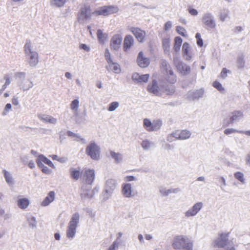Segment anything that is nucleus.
Returning <instances> with one entry per match:
<instances>
[{"label": "nucleus", "instance_id": "f257e3e1", "mask_svg": "<svg viewBox=\"0 0 250 250\" xmlns=\"http://www.w3.org/2000/svg\"><path fill=\"white\" fill-rule=\"evenodd\" d=\"M14 77L16 80L17 86L22 91L29 90L34 85L32 79L28 77L27 74L24 72H15Z\"/></svg>", "mask_w": 250, "mask_h": 250}, {"label": "nucleus", "instance_id": "f03ea898", "mask_svg": "<svg viewBox=\"0 0 250 250\" xmlns=\"http://www.w3.org/2000/svg\"><path fill=\"white\" fill-rule=\"evenodd\" d=\"M229 233H221L214 240V247L224 248L227 250H234V244L232 240L229 239Z\"/></svg>", "mask_w": 250, "mask_h": 250}, {"label": "nucleus", "instance_id": "7ed1b4c3", "mask_svg": "<svg viewBox=\"0 0 250 250\" xmlns=\"http://www.w3.org/2000/svg\"><path fill=\"white\" fill-rule=\"evenodd\" d=\"M172 246L174 249L193 250V244L191 240L187 236L183 235L175 237Z\"/></svg>", "mask_w": 250, "mask_h": 250}, {"label": "nucleus", "instance_id": "20e7f679", "mask_svg": "<svg viewBox=\"0 0 250 250\" xmlns=\"http://www.w3.org/2000/svg\"><path fill=\"white\" fill-rule=\"evenodd\" d=\"M80 215L76 212L73 213L68 223L66 229V236L70 239H72L76 233V229L78 227L80 223Z\"/></svg>", "mask_w": 250, "mask_h": 250}, {"label": "nucleus", "instance_id": "39448f33", "mask_svg": "<svg viewBox=\"0 0 250 250\" xmlns=\"http://www.w3.org/2000/svg\"><path fill=\"white\" fill-rule=\"evenodd\" d=\"M24 52L29 64L35 67L39 62L38 53L33 49L30 41H27L24 45Z\"/></svg>", "mask_w": 250, "mask_h": 250}, {"label": "nucleus", "instance_id": "423d86ee", "mask_svg": "<svg viewBox=\"0 0 250 250\" xmlns=\"http://www.w3.org/2000/svg\"><path fill=\"white\" fill-rule=\"evenodd\" d=\"M117 185V181L114 179H108L105 182L104 189L103 191V200H107L112 195Z\"/></svg>", "mask_w": 250, "mask_h": 250}, {"label": "nucleus", "instance_id": "0eeeda50", "mask_svg": "<svg viewBox=\"0 0 250 250\" xmlns=\"http://www.w3.org/2000/svg\"><path fill=\"white\" fill-rule=\"evenodd\" d=\"M85 153L93 160H98L100 158V147L95 142H91L86 146Z\"/></svg>", "mask_w": 250, "mask_h": 250}, {"label": "nucleus", "instance_id": "6e6552de", "mask_svg": "<svg viewBox=\"0 0 250 250\" xmlns=\"http://www.w3.org/2000/svg\"><path fill=\"white\" fill-rule=\"evenodd\" d=\"M201 21L205 28L213 29L216 27L215 18L211 12L205 13L202 17Z\"/></svg>", "mask_w": 250, "mask_h": 250}, {"label": "nucleus", "instance_id": "1a4fd4ad", "mask_svg": "<svg viewBox=\"0 0 250 250\" xmlns=\"http://www.w3.org/2000/svg\"><path fill=\"white\" fill-rule=\"evenodd\" d=\"M92 12L89 6L82 7L77 15V20L80 23L84 24L91 17Z\"/></svg>", "mask_w": 250, "mask_h": 250}, {"label": "nucleus", "instance_id": "9d476101", "mask_svg": "<svg viewBox=\"0 0 250 250\" xmlns=\"http://www.w3.org/2000/svg\"><path fill=\"white\" fill-rule=\"evenodd\" d=\"M161 66L164 74L168 76L167 81L170 83H174L176 81V77L173 73L168 63L166 61H161Z\"/></svg>", "mask_w": 250, "mask_h": 250}, {"label": "nucleus", "instance_id": "9b49d317", "mask_svg": "<svg viewBox=\"0 0 250 250\" xmlns=\"http://www.w3.org/2000/svg\"><path fill=\"white\" fill-rule=\"evenodd\" d=\"M99 188L97 187L92 189L91 186L83 185L81 188V196L83 199H89L92 198L95 193L99 191Z\"/></svg>", "mask_w": 250, "mask_h": 250}, {"label": "nucleus", "instance_id": "f8f14e48", "mask_svg": "<svg viewBox=\"0 0 250 250\" xmlns=\"http://www.w3.org/2000/svg\"><path fill=\"white\" fill-rule=\"evenodd\" d=\"M204 204L202 202H198L194 204L191 208L187 210L184 214L187 218L195 216L202 209Z\"/></svg>", "mask_w": 250, "mask_h": 250}, {"label": "nucleus", "instance_id": "ddd939ff", "mask_svg": "<svg viewBox=\"0 0 250 250\" xmlns=\"http://www.w3.org/2000/svg\"><path fill=\"white\" fill-rule=\"evenodd\" d=\"M118 11V8L117 7L110 6H103L100 8L99 9L93 12V14L96 15H104L107 16L110 14L117 13Z\"/></svg>", "mask_w": 250, "mask_h": 250}, {"label": "nucleus", "instance_id": "4468645a", "mask_svg": "<svg viewBox=\"0 0 250 250\" xmlns=\"http://www.w3.org/2000/svg\"><path fill=\"white\" fill-rule=\"evenodd\" d=\"M163 86H159L155 80H153L147 86V90L156 96L163 95Z\"/></svg>", "mask_w": 250, "mask_h": 250}, {"label": "nucleus", "instance_id": "2eb2a0df", "mask_svg": "<svg viewBox=\"0 0 250 250\" xmlns=\"http://www.w3.org/2000/svg\"><path fill=\"white\" fill-rule=\"evenodd\" d=\"M95 177V171L93 169H85L83 174L84 183L83 185L91 186Z\"/></svg>", "mask_w": 250, "mask_h": 250}, {"label": "nucleus", "instance_id": "dca6fc26", "mask_svg": "<svg viewBox=\"0 0 250 250\" xmlns=\"http://www.w3.org/2000/svg\"><path fill=\"white\" fill-rule=\"evenodd\" d=\"M175 65L177 71L184 75H186L190 72V67L182 62H175Z\"/></svg>", "mask_w": 250, "mask_h": 250}, {"label": "nucleus", "instance_id": "f3484780", "mask_svg": "<svg viewBox=\"0 0 250 250\" xmlns=\"http://www.w3.org/2000/svg\"><path fill=\"white\" fill-rule=\"evenodd\" d=\"M122 193L126 198H130L133 196V189L131 184L127 183L122 184Z\"/></svg>", "mask_w": 250, "mask_h": 250}, {"label": "nucleus", "instance_id": "a211bd4d", "mask_svg": "<svg viewBox=\"0 0 250 250\" xmlns=\"http://www.w3.org/2000/svg\"><path fill=\"white\" fill-rule=\"evenodd\" d=\"M243 112L241 110H234L230 113L229 115L230 124H232L236 122H239L244 118Z\"/></svg>", "mask_w": 250, "mask_h": 250}, {"label": "nucleus", "instance_id": "6ab92c4d", "mask_svg": "<svg viewBox=\"0 0 250 250\" xmlns=\"http://www.w3.org/2000/svg\"><path fill=\"white\" fill-rule=\"evenodd\" d=\"M122 37L120 35H114L111 39L110 46L112 49L117 51L121 46Z\"/></svg>", "mask_w": 250, "mask_h": 250}, {"label": "nucleus", "instance_id": "aec40b11", "mask_svg": "<svg viewBox=\"0 0 250 250\" xmlns=\"http://www.w3.org/2000/svg\"><path fill=\"white\" fill-rule=\"evenodd\" d=\"M204 93V90L203 89H200L195 91H189L187 96V98L189 100H196L202 97Z\"/></svg>", "mask_w": 250, "mask_h": 250}, {"label": "nucleus", "instance_id": "412c9836", "mask_svg": "<svg viewBox=\"0 0 250 250\" xmlns=\"http://www.w3.org/2000/svg\"><path fill=\"white\" fill-rule=\"evenodd\" d=\"M130 31L135 36L137 40L139 42H143L146 36V32L141 29L136 27H131Z\"/></svg>", "mask_w": 250, "mask_h": 250}, {"label": "nucleus", "instance_id": "4be33fe9", "mask_svg": "<svg viewBox=\"0 0 250 250\" xmlns=\"http://www.w3.org/2000/svg\"><path fill=\"white\" fill-rule=\"evenodd\" d=\"M149 75L148 74L140 75L137 73L133 74L132 79L136 83H146L148 80Z\"/></svg>", "mask_w": 250, "mask_h": 250}, {"label": "nucleus", "instance_id": "5701e85b", "mask_svg": "<svg viewBox=\"0 0 250 250\" xmlns=\"http://www.w3.org/2000/svg\"><path fill=\"white\" fill-rule=\"evenodd\" d=\"M137 62L139 66L142 68L147 67L150 63L149 59L144 56L143 53L142 51L138 54Z\"/></svg>", "mask_w": 250, "mask_h": 250}, {"label": "nucleus", "instance_id": "b1692460", "mask_svg": "<svg viewBox=\"0 0 250 250\" xmlns=\"http://www.w3.org/2000/svg\"><path fill=\"white\" fill-rule=\"evenodd\" d=\"M30 201L28 198H23L22 196H18L17 206L23 210L26 209L30 204Z\"/></svg>", "mask_w": 250, "mask_h": 250}, {"label": "nucleus", "instance_id": "393cba45", "mask_svg": "<svg viewBox=\"0 0 250 250\" xmlns=\"http://www.w3.org/2000/svg\"><path fill=\"white\" fill-rule=\"evenodd\" d=\"M2 173L3 175L6 183L9 186H13L15 183V181L12 173L5 169H3L2 170Z\"/></svg>", "mask_w": 250, "mask_h": 250}, {"label": "nucleus", "instance_id": "a878e982", "mask_svg": "<svg viewBox=\"0 0 250 250\" xmlns=\"http://www.w3.org/2000/svg\"><path fill=\"white\" fill-rule=\"evenodd\" d=\"M108 65L106 66V69L108 71H112L117 74H119L121 72V67L118 63L114 62L112 61L111 62H108Z\"/></svg>", "mask_w": 250, "mask_h": 250}, {"label": "nucleus", "instance_id": "bb28decb", "mask_svg": "<svg viewBox=\"0 0 250 250\" xmlns=\"http://www.w3.org/2000/svg\"><path fill=\"white\" fill-rule=\"evenodd\" d=\"M55 198V193L54 191H50L47 196L44 198L43 201L41 203V206L46 207L48 206L52 202Z\"/></svg>", "mask_w": 250, "mask_h": 250}, {"label": "nucleus", "instance_id": "cd10ccee", "mask_svg": "<svg viewBox=\"0 0 250 250\" xmlns=\"http://www.w3.org/2000/svg\"><path fill=\"white\" fill-rule=\"evenodd\" d=\"M189 44L188 42H184L182 46V51L184 58L187 61H190L192 58V55L189 52Z\"/></svg>", "mask_w": 250, "mask_h": 250}, {"label": "nucleus", "instance_id": "c85d7f7f", "mask_svg": "<svg viewBox=\"0 0 250 250\" xmlns=\"http://www.w3.org/2000/svg\"><path fill=\"white\" fill-rule=\"evenodd\" d=\"M38 117L42 121L45 123H49L52 124H56L57 122V119L51 116L44 114H39Z\"/></svg>", "mask_w": 250, "mask_h": 250}, {"label": "nucleus", "instance_id": "c756f323", "mask_svg": "<svg viewBox=\"0 0 250 250\" xmlns=\"http://www.w3.org/2000/svg\"><path fill=\"white\" fill-rule=\"evenodd\" d=\"M110 156L112 159L114 160V162L116 164L121 163L123 161V155L120 153H116L113 151H110Z\"/></svg>", "mask_w": 250, "mask_h": 250}, {"label": "nucleus", "instance_id": "7c9ffc66", "mask_svg": "<svg viewBox=\"0 0 250 250\" xmlns=\"http://www.w3.org/2000/svg\"><path fill=\"white\" fill-rule=\"evenodd\" d=\"M70 108L72 110L74 116L76 117L78 115V109L79 107V101L78 99H75L72 101L70 104Z\"/></svg>", "mask_w": 250, "mask_h": 250}, {"label": "nucleus", "instance_id": "2f4dec72", "mask_svg": "<svg viewBox=\"0 0 250 250\" xmlns=\"http://www.w3.org/2000/svg\"><path fill=\"white\" fill-rule=\"evenodd\" d=\"M133 42L134 39L131 36H126L124 40V47L125 50H126L128 48H130L133 44Z\"/></svg>", "mask_w": 250, "mask_h": 250}, {"label": "nucleus", "instance_id": "473e14b6", "mask_svg": "<svg viewBox=\"0 0 250 250\" xmlns=\"http://www.w3.org/2000/svg\"><path fill=\"white\" fill-rule=\"evenodd\" d=\"M182 41V39L180 37H176L175 38L173 49L176 53L180 51Z\"/></svg>", "mask_w": 250, "mask_h": 250}, {"label": "nucleus", "instance_id": "72a5a7b5", "mask_svg": "<svg viewBox=\"0 0 250 250\" xmlns=\"http://www.w3.org/2000/svg\"><path fill=\"white\" fill-rule=\"evenodd\" d=\"M162 124V121L160 120L153 121L151 127L149 129V132L158 130L160 129Z\"/></svg>", "mask_w": 250, "mask_h": 250}, {"label": "nucleus", "instance_id": "f704fd0d", "mask_svg": "<svg viewBox=\"0 0 250 250\" xmlns=\"http://www.w3.org/2000/svg\"><path fill=\"white\" fill-rule=\"evenodd\" d=\"M70 176L75 180H77L80 176V171L79 170L71 167L69 169Z\"/></svg>", "mask_w": 250, "mask_h": 250}, {"label": "nucleus", "instance_id": "c9c22d12", "mask_svg": "<svg viewBox=\"0 0 250 250\" xmlns=\"http://www.w3.org/2000/svg\"><path fill=\"white\" fill-rule=\"evenodd\" d=\"M141 145L144 150H148L153 146V143L147 139H145L142 142Z\"/></svg>", "mask_w": 250, "mask_h": 250}, {"label": "nucleus", "instance_id": "e433bc0d", "mask_svg": "<svg viewBox=\"0 0 250 250\" xmlns=\"http://www.w3.org/2000/svg\"><path fill=\"white\" fill-rule=\"evenodd\" d=\"M67 134L69 136H71L74 138H76L75 140L78 142H80L82 144H85V140L84 139L81 138L78 134H75L71 131H68Z\"/></svg>", "mask_w": 250, "mask_h": 250}, {"label": "nucleus", "instance_id": "4c0bfd02", "mask_svg": "<svg viewBox=\"0 0 250 250\" xmlns=\"http://www.w3.org/2000/svg\"><path fill=\"white\" fill-rule=\"evenodd\" d=\"M229 14V10L227 9H223L221 10L219 13V18L220 20L224 22L226 19L228 17Z\"/></svg>", "mask_w": 250, "mask_h": 250}, {"label": "nucleus", "instance_id": "58836bf2", "mask_svg": "<svg viewBox=\"0 0 250 250\" xmlns=\"http://www.w3.org/2000/svg\"><path fill=\"white\" fill-rule=\"evenodd\" d=\"M163 93H165L167 95H170L174 92V88L173 85L163 86Z\"/></svg>", "mask_w": 250, "mask_h": 250}, {"label": "nucleus", "instance_id": "ea45409f", "mask_svg": "<svg viewBox=\"0 0 250 250\" xmlns=\"http://www.w3.org/2000/svg\"><path fill=\"white\" fill-rule=\"evenodd\" d=\"M97 34L98 38L101 42H104L106 40L107 35L105 33H103L101 30L98 29Z\"/></svg>", "mask_w": 250, "mask_h": 250}, {"label": "nucleus", "instance_id": "a19ab883", "mask_svg": "<svg viewBox=\"0 0 250 250\" xmlns=\"http://www.w3.org/2000/svg\"><path fill=\"white\" fill-rule=\"evenodd\" d=\"M28 225L30 228H35L37 227V220L35 217L31 216L27 219Z\"/></svg>", "mask_w": 250, "mask_h": 250}, {"label": "nucleus", "instance_id": "79ce46f5", "mask_svg": "<svg viewBox=\"0 0 250 250\" xmlns=\"http://www.w3.org/2000/svg\"><path fill=\"white\" fill-rule=\"evenodd\" d=\"M181 140H186L188 139L191 135V132L187 130H183L180 131Z\"/></svg>", "mask_w": 250, "mask_h": 250}, {"label": "nucleus", "instance_id": "37998d69", "mask_svg": "<svg viewBox=\"0 0 250 250\" xmlns=\"http://www.w3.org/2000/svg\"><path fill=\"white\" fill-rule=\"evenodd\" d=\"M40 159L41 160V161H42L43 163L48 165L49 167L52 168H55V166L53 163L50 160L45 157L44 155L42 154L40 155Z\"/></svg>", "mask_w": 250, "mask_h": 250}, {"label": "nucleus", "instance_id": "c03bdc74", "mask_svg": "<svg viewBox=\"0 0 250 250\" xmlns=\"http://www.w3.org/2000/svg\"><path fill=\"white\" fill-rule=\"evenodd\" d=\"M234 177L242 184H245V180L244 178V174L241 172H237L234 174Z\"/></svg>", "mask_w": 250, "mask_h": 250}, {"label": "nucleus", "instance_id": "a18cd8bd", "mask_svg": "<svg viewBox=\"0 0 250 250\" xmlns=\"http://www.w3.org/2000/svg\"><path fill=\"white\" fill-rule=\"evenodd\" d=\"M237 66L238 68L242 69L244 67L245 61L242 56H239L237 60Z\"/></svg>", "mask_w": 250, "mask_h": 250}, {"label": "nucleus", "instance_id": "49530a36", "mask_svg": "<svg viewBox=\"0 0 250 250\" xmlns=\"http://www.w3.org/2000/svg\"><path fill=\"white\" fill-rule=\"evenodd\" d=\"M119 106V103L118 102H113L110 103L108 107V110L109 111H115Z\"/></svg>", "mask_w": 250, "mask_h": 250}, {"label": "nucleus", "instance_id": "de8ad7c7", "mask_svg": "<svg viewBox=\"0 0 250 250\" xmlns=\"http://www.w3.org/2000/svg\"><path fill=\"white\" fill-rule=\"evenodd\" d=\"M143 125L145 128L146 129V130H147L148 131H149V129L151 127L152 123L149 119L146 118L144 119Z\"/></svg>", "mask_w": 250, "mask_h": 250}, {"label": "nucleus", "instance_id": "09e8293b", "mask_svg": "<svg viewBox=\"0 0 250 250\" xmlns=\"http://www.w3.org/2000/svg\"><path fill=\"white\" fill-rule=\"evenodd\" d=\"M213 86L216 88L218 91H219L221 93H223L225 91V89L222 86L221 83L217 81H215L213 83Z\"/></svg>", "mask_w": 250, "mask_h": 250}, {"label": "nucleus", "instance_id": "8fccbe9b", "mask_svg": "<svg viewBox=\"0 0 250 250\" xmlns=\"http://www.w3.org/2000/svg\"><path fill=\"white\" fill-rule=\"evenodd\" d=\"M65 0H53L52 5H55L57 7H60L64 5Z\"/></svg>", "mask_w": 250, "mask_h": 250}, {"label": "nucleus", "instance_id": "3c124183", "mask_svg": "<svg viewBox=\"0 0 250 250\" xmlns=\"http://www.w3.org/2000/svg\"><path fill=\"white\" fill-rule=\"evenodd\" d=\"M176 31L179 34L183 36L186 37L187 35L186 29L182 26H178L176 27Z\"/></svg>", "mask_w": 250, "mask_h": 250}, {"label": "nucleus", "instance_id": "603ef678", "mask_svg": "<svg viewBox=\"0 0 250 250\" xmlns=\"http://www.w3.org/2000/svg\"><path fill=\"white\" fill-rule=\"evenodd\" d=\"M239 130H237L233 128H228L224 130V133L225 134L228 135L236 132L239 133Z\"/></svg>", "mask_w": 250, "mask_h": 250}, {"label": "nucleus", "instance_id": "864d4df0", "mask_svg": "<svg viewBox=\"0 0 250 250\" xmlns=\"http://www.w3.org/2000/svg\"><path fill=\"white\" fill-rule=\"evenodd\" d=\"M163 46L165 51H168L169 49V40L165 39L163 40Z\"/></svg>", "mask_w": 250, "mask_h": 250}, {"label": "nucleus", "instance_id": "5fc2aeb1", "mask_svg": "<svg viewBox=\"0 0 250 250\" xmlns=\"http://www.w3.org/2000/svg\"><path fill=\"white\" fill-rule=\"evenodd\" d=\"M195 38L197 39V44L198 46L201 47L203 45V41L201 38V36L200 33H196Z\"/></svg>", "mask_w": 250, "mask_h": 250}, {"label": "nucleus", "instance_id": "6e6d98bb", "mask_svg": "<svg viewBox=\"0 0 250 250\" xmlns=\"http://www.w3.org/2000/svg\"><path fill=\"white\" fill-rule=\"evenodd\" d=\"M12 105L10 104H7L4 108L2 115L5 116L7 115V113L11 109Z\"/></svg>", "mask_w": 250, "mask_h": 250}, {"label": "nucleus", "instance_id": "4d7b16f0", "mask_svg": "<svg viewBox=\"0 0 250 250\" xmlns=\"http://www.w3.org/2000/svg\"><path fill=\"white\" fill-rule=\"evenodd\" d=\"M230 73V71L226 68H223L220 74V76L223 79H225L227 77V74Z\"/></svg>", "mask_w": 250, "mask_h": 250}, {"label": "nucleus", "instance_id": "13d9d810", "mask_svg": "<svg viewBox=\"0 0 250 250\" xmlns=\"http://www.w3.org/2000/svg\"><path fill=\"white\" fill-rule=\"evenodd\" d=\"M160 192L163 196H167L170 193V189L162 188L160 189Z\"/></svg>", "mask_w": 250, "mask_h": 250}, {"label": "nucleus", "instance_id": "bf43d9fd", "mask_svg": "<svg viewBox=\"0 0 250 250\" xmlns=\"http://www.w3.org/2000/svg\"><path fill=\"white\" fill-rule=\"evenodd\" d=\"M118 248V243L117 240L114 241L110 245L107 250H116Z\"/></svg>", "mask_w": 250, "mask_h": 250}, {"label": "nucleus", "instance_id": "052dcab7", "mask_svg": "<svg viewBox=\"0 0 250 250\" xmlns=\"http://www.w3.org/2000/svg\"><path fill=\"white\" fill-rule=\"evenodd\" d=\"M105 57L107 62H111L112 61L110 58V54L108 49H106L105 51Z\"/></svg>", "mask_w": 250, "mask_h": 250}, {"label": "nucleus", "instance_id": "680f3d73", "mask_svg": "<svg viewBox=\"0 0 250 250\" xmlns=\"http://www.w3.org/2000/svg\"><path fill=\"white\" fill-rule=\"evenodd\" d=\"M172 27V23L171 21H167L164 26V29L165 31H168Z\"/></svg>", "mask_w": 250, "mask_h": 250}, {"label": "nucleus", "instance_id": "e2e57ef3", "mask_svg": "<svg viewBox=\"0 0 250 250\" xmlns=\"http://www.w3.org/2000/svg\"><path fill=\"white\" fill-rule=\"evenodd\" d=\"M188 12L192 16H197L198 14V11L194 8H189Z\"/></svg>", "mask_w": 250, "mask_h": 250}, {"label": "nucleus", "instance_id": "0e129e2a", "mask_svg": "<svg viewBox=\"0 0 250 250\" xmlns=\"http://www.w3.org/2000/svg\"><path fill=\"white\" fill-rule=\"evenodd\" d=\"M125 180L127 182L136 181L137 179L133 176H127L125 177Z\"/></svg>", "mask_w": 250, "mask_h": 250}, {"label": "nucleus", "instance_id": "69168bd1", "mask_svg": "<svg viewBox=\"0 0 250 250\" xmlns=\"http://www.w3.org/2000/svg\"><path fill=\"white\" fill-rule=\"evenodd\" d=\"M172 135L176 139L181 140L180 131H176L172 133Z\"/></svg>", "mask_w": 250, "mask_h": 250}, {"label": "nucleus", "instance_id": "338daca9", "mask_svg": "<svg viewBox=\"0 0 250 250\" xmlns=\"http://www.w3.org/2000/svg\"><path fill=\"white\" fill-rule=\"evenodd\" d=\"M42 161H41V160L40 159L39 156V157L36 160V163L39 167L42 168L44 167V165L42 164Z\"/></svg>", "mask_w": 250, "mask_h": 250}, {"label": "nucleus", "instance_id": "774afa93", "mask_svg": "<svg viewBox=\"0 0 250 250\" xmlns=\"http://www.w3.org/2000/svg\"><path fill=\"white\" fill-rule=\"evenodd\" d=\"M80 48L81 49H83L86 51H89L90 50L89 47L87 45H86L85 44H81L80 45Z\"/></svg>", "mask_w": 250, "mask_h": 250}]
</instances>
